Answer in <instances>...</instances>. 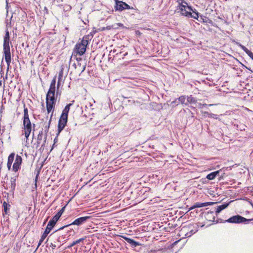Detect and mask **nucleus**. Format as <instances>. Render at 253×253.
I'll use <instances>...</instances> for the list:
<instances>
[{"instance_id": "1", "label": "nucleus", "mask_w": 253, "mask_h": 253, "mask_svg": "<svg viewBox=\"0 0 253 253\" xmlns=\"http://www.w3.org/2000/svg\"><path fill=\"white\" fill-rule=\"evenodd\" d=\"M10 36L8 28L6 27L5 35L3 38V54L5 61L8 66L11 62V53L9 47Z\"/></svg>"}, {"instance_id": "2", "label": "nucleus", "mask_w": 253, "mask_h": 253, "mask_svg": "<svg viewBox=\"0 0 253 253\" xmlns=\"http://www.w3.org/2000/svg\"><path fill=\"white\" fill-rule=\"evenodd\" d=\"M23 126L24 128V134L25 137L27 139L32 130V124L29 118L28 110L24 105V117H23Z\"/></svg>"}, {"instance_id": "3", "label": "nucleus", "mask_w": 253, "mask_h": 253, "mask_svg": "<svg viewBox=\"0 0 253 253\" xmlns=\"http://www.w3.org/2000/svg\"><path fill=\"white\" fill-rule=\"evenodd\" d=\"M56 77H55L52 80L49 88L46 95V101L56 103V97H55L56 91Z\"/></svg>"}, {"instance_id": "4", "label": "nucleus", "mask_w": 253, "mask_h": 253, "mask_svg": "<svg viewBox=\"0 0 253 253\" xmlns=\"http://www.w3.org/2000/svg\"><path fill=\"white\" fill-rule=\"evenodd\" d=\"M90 218V216H81V217H78V218L75 219L71 223H70L68 224L65 225L63 226L62 227L59 228V229H57L56 230H55V231L54 232V233L58 231L63 230L66 227H70V226H81V225H83L85 223H86V221ZM53 234V233L52 234Z\"/></svg>"}, {"instance_id": "5", "label": "nucleus", "mask_w": 253, "mask_h": 253, "mask_svg": "<svg viewBox=\"0 0 253 253\" xmlns=\"http://www.w3.org/2000/svg\"><path fill=\"white\" fill-rule=\"evenodd\" d=\"M251 221V220H248V219L239 215H234L228 219L224 220V222H227L230 223H234V224H241L244 223L245 224H247L249 223Z\"/></svg>"}, {"instance_id": "6", "label": "nucleus", "mask_w": 253, "mask_h": 253, "mask_svg": "<svg viewBox=\"0 0 253 253\" xmlns=\"http://www.w3.org/2000/svg\"><path fill=\"white\" fill-rule=\"evenodd\" d=\"M114 8L116 11H122L125 9H133V7H130V6L125 2L119 0H116V4L114 6Z\"/></svg>"}, {"instance_id": "7", "label": "nucleus", "mask_w": 253, "mask_h": 253, "mask_svg": "<svg viewBox=\"0 0 253 253\" xmlns=\"http://www.w3.org/2000/svg\"><path fill=\"white\" fill-rule=\"evenodd\" d=\"M22 162V157L20 156L17 155L15 160V162L12 166V170L14 172L17 171L20 169Z\"/></svg>"}, {"instance_id": "8", "label": "nucleus", "mask_w": 253, "mask_h": 253, "mask_svg": "<svg viewBox=\"0 0 253 253\" xmlns=\"http://www.w3.org/2000/svg\"><path fill=\"white\" fill-rule=\"evenodd\" d=\"M231 202L232 201L223 203L222 204L217 206L216 208H214L212 211H214L216 215H217L218 214L221 212L223 210L226 209Z\"/></svg>"}, {"instance_id": "9", "label": "nucleus", "mask_w": 253, "mask_h": 253, "mask_svg": "<svg viewBox=\"0 0 253 253\" xmlns=\"http://www.w3.org/2000/svg\"><path fill=\"white\" fill-rule=\"evenodd\" d=\"M192 225H189L188 227H183L182 230L181 232H186V231H189V232H187L185 233V236H186V238L190 237H191L193 234H195L198 231V229L197 227L194 229H191Z\"/></svg>"}, {"instance_id": "10", "label": "nucleus", "mask_w": 253, "mask_h": 253, "mask_svg": "<svg viewBox=\"0 0 253 253\" xmlns=\"http://www.w3.org/2000/svg\"><path fill=\"white\" fill-rule=\"evenodd\" d=\"M68 119L60 117L58 124V134L64 128L67 124Z\"/></svg>"}, {"instance_id": "11", "label": "nucleus", "mask_w": 253, "mask_h": 253, "mask_svg": "<svg viewBox=\"0 0 253 253\" xmlns=\"http://www.w3.org/2000/svg\"><path fill=\"white\" fill-rule=\"evenodd\" d=\"M52 229L49 228L48 227H46L43 233V234L42 235L39 241L38 246L36 248V251L38 249V248L40 246V245L42 244V243L43 242V241L44 240L45 238L47 237V235L50 233Z\"/></svg>"}, {"instance_id": "12", "label": "nucleus", "mask_w": 253, "mask_h": 253, "mask_svg": "<svg viewBox=\"0 0 253 253\" xmlns=\"http://www.w3.org/2000/svg\"><path fill=\"white\" fill-rule=\"evenodd\" d=\"M122 237L129 244H130L132 248L140 246L141 244L133 239L127 237L126 236H122Z\"/></svg>"}, {"instance_id": "13", "label": "nucleus", "mask_w": 253, "mask_h": 253, "mask_svg": "<svg viewBox=\"0 0 253 253\" xmlns=\"http://www.w3.org/2000/svg\"><path fill=\"white\" fill-rule=\"evenodd\" d=\"M59 219V218L56 215H54L53 217L49 221L46 226L52 229Z\"/></svg>"}, {"instance_id": "14", "label": "nucleus", "mask_w": 253, "mask_h": 253, "mask_svg": "<svg viewBox=\"0 0 253 253\" xmlns=\"http://www.w3.org/2000/svg\"><path fill=\"white\" fill-rule=\"evenodd\" d=\"M10 186L9 187L10 190L9 192L13 195L14 193V191L16 188V177H11L10 178Z\"/></svg>"}, {"instance_id": "15", "label": "nucleus", "mask_w": 253, "mask_h": 253, "mask_svg": "<svg viewBox=\"0 0 253 253\" xmlns=\"http://www.w3.org/2000/svg\"><path fill=\"white\" fill-rule=\"evenodd\" d=\"M75 50L76 52L80 55H83L86 51V48L81 45V44L77 43L75 46Z\"/></svg>"}, {"instance_id": "16", "label": "nucleus", "mask_w": 253, "mask_h": 253, "mask_svg": "<svg viewBox=\"0 0 253 253\" xmlns=\"http://www.w3.org/2000/svg\"><path fill=\"white\" fill-rule=\"evenodd\" d=\"M2 206L3 208L2 214L3 215H9V210L11 207L10 205H9L8 203L6 202L5 201H4L3 203H2Z\"/></svg>"}, {"instance_id": "17", "label": "nucleus", "mask_w": 253, "mask_h": 253, "mask_svg": "<svg viewBox=\"0 0 253 253\" xmlns=\"http://www.w3.org/2000/svg\"><path fill=\"white\" fill-rule=\"evenodd\" d=\"M182 16H184L189 18H193L198 20L199 13L195 12V13L192 14L191 12H184V13H182Z\"/></svg>"}, {"instance_id": "18", "label": "nucleus", "mask_w": 253, "mask_h": 253, "mask_svg": "<svg viewBox=\"0 0 253 253\" xmlns=\"http://www.w3.org/2000/svg\"><path fill=\"white\" fill-rule=\"evenodd\" d=\"M187 6H189V5H186L182 4H178L176 7V9L178 10V12H180L181 15H182V13H184V12H188L186 10L187 9Z\"/></svg>"}, {"instance_id": "19", "label": "nucleus", "mask_w": 253, "mask_h": 253, "mask_svg": "<svg viewBox=\"0 0 253 253\" xmlns=\"http://www.w3.org/2000/svg\"><path fill=\"white\" fill-rule=\"evenodd\" d=\"M214 211H209L205 214V217L207 219L211 220L212 222L215 221V217L213 215Z\"/></svg>"}, {"instance_id": "20", "label": "nucleus", "mask_w": 253, "mask_h": 253, "mask_svg": "<svg viewBox=\"0 0 253 253\" xmlns=\"http://www.w3.org/2000/svg\"><path fill=\"white\" fill-rule=\"evenodd\" d=\"M4 130L0 129V142L3 143L4 141H6V138L9 139V134H4Z\"/></svg>"}, {"instance_id": "21", "label": "nucleus", "mask_w": 253, "mask_h": 253, "mask_svg": "<svg viewBox=\"0 0 253 253\" xmlns=\"http://www.w3.org/2000/svg\"><path fill=\"white\" fill-rule=\"evenodd\" d=\"M238 46L242 48V49H243L248 54V55L253 60V53L252 51H251L244 45H242L241 43H239Z\"/></svg>"}, {"instance_id": "22", "label": "nucleus", "mask_w": 253, "mask_h": 253, "mask_svg": "<svg viewBox=\"0 0 253 253\" xmlns=\"http://www.w3.org/2000/svg\"><path fill=\"white\" fill-rule=\"evenodd\" d=\"M220 172V170H216L212 172H211L210 173L208 174L206 178L208 179L209 180H213L214 179L217 175H219V173Z\"/></svg>"}, {"instance_id": "23", "label": "nucleus", "mask_w": 253, "mask_h": 253, "mask_svg": "<svg viewBox=\"0 0 253 253\" xmlns=\"http://www.w3.org/2000/svg\"><path fill=\"white\" fill-rule=\"evenodd\" d=\"M89 40V37L88 36H84L83 37L81 42L78 43L81 44V46H82L83 47H85L86 48L87 45L88 44Z\"/></svg>"}, {"instance_id": "24", "label": "nucleus", "mask_w": 253, "mask_h": 253, "mask_svg": "<svg viewBox=\"0 0 253 253\" xmlns=\"http://www.w3.org/2000/svg\"><path fill=\"white\" fill-rule=\"evenodd\" d=\"M55 103L54 102H51L49 101H46V110L47 111V113L49 114L55 107Z\"/></svg>"}, {"instance_id": "25", "label": "nucleus", "mask_w": 253, "mask_h": 253, "mask_svg": "<svg viewBox=\"0 0 253 253\" xmlns=\"http://www.w3.org/2000/svg\"><path fill=\"white\" fill-rule=\"evenodd\" d=\"M207 204H206V202H204V203L197 202V203H195L192 206H191L189 210H193L195 208H202V207H207Z\"/></svg>"}, {"instance_id": "26", "label": "nucleus", "mask_w": 253, "mask_h": 253, "mask_svg": "<svg viewBox=\"0 0 253 253\" xmlns=\"http://www.w3.org/2000/svg\"><path fill=\"white\" fill-rule=\"evenodd\" d=\"M187 105L189 104H196L197 103V99L192 95L187 96Z\"/></svg>"}, {"instance_id": "27", "label": "nucleus", "mask_w": 253, "mask_h": 253, "mask_svg": "<svg viewBox=\"0 0 253 253\" xmlns=\"http://www.w3.org/2000/svg\"><path fill=\"white\" fill-rule=\"evenodd\" d=\"M63 77V72L62 70L60 71L58 74V82L57 84V87L59 88L60 85H61V82H62Z\"/></svg>"}, {"instance_id": "28", "label": "nucleus", "mask_w": 253, "mask_h": 253, "mask_svg": "<svg viewBox=\"0 0 253 253\" xmlns=\"http://www.w3.org/2000/svg\"><path fill=\"white\" fill-rule=\"evenodd\" d=\"M202 114L204 117H208L209 118H213L215 119H217V115L212 114V113H210L208 112L204 111L202 112Z\"/></svg>"}, {"instance_id": "29", "label": "nucleus", "mask_w": 253, "mask_h": 253, "mask_svg": "<svg viewBox=\"0 0 253 253\" xmlns=\"http://www.w3.org/2000/svg\"><path fill=\"white\" fill-rule=\"evenodd\" d=\"M179 98V103L182 104V105H187V96L186 95H182L180 96Z\"/></svg>"}, {"instance_id": "30", "label": "nucleus", "mask_w": 253, "mask_h": 253, "mask_svg": "<svg viewBox=\"0 0 253 253\" xmlns=\"http://www.w3.org/2000/svg\"><path fill=\"white\" fill-rule=\"evenodd\" d=\"M84 240V238H80L79 239H78L74 242H73L70 245H69L68 247V249H71L72 247L74 246L75 245L80 243L81 242L83 241Z\"/></svg>"}, {"instance_id": "31", "label": "nucleus", "mask_w": 253, "mask_h": 253, "mask_svg": "<svg viewBox=\"0 0 253 253\" xmlns=\"http://www.w3.org/2000/svg\"><path fill=\"white\" fill-rule=\"evenodd\" d=\"M66 208V206L63 207L57 213H56L55 215H56L59 218L62 215L63 213L64 212L65 209Z\"/></svg>"}, {"instance_id": "32", "label": "nucleus", "mask_w": 253, "mask_h": 253, "mask_svg": "<svg viewBox=\"0 0 253 253\" xmlns=\"http://www.w3.org/2000/svg\"><path fill=\"white\" fill-rule=\"evenodd\" d=\"M14 153H11L8 157L7 162L12 163L14 159Z\"/></svg>"}, {"instance_id": "33", "label": "nucleus", "mask_w": 253, "mask_h": 253, "mask_svg": "<svg viewBox=\"0 0 253 253\" xmlns=\"http://www.w3.org/2000/svg\"><path fill=\"white\" fill-rule=\"evenodd\" d=\"M68 111L63 109L60 117L68 119Z\"/></svg>"}, {"instance_id": "34", "label": "nucleus", "mask_w": 253, "mask_h": 253, "mask_svg": "<svg viewBox=\"0 0 253 253\" xmlns=\"http://www.w3.org/2000/svg\"><path fill=\"white\" fill-rule=\"evenodd\" d=\"M179 98L175 99L174 101H172L171 105L172 107H175L179 104Z\"/></svg>"}, {"instance_id": "35", "label": "nucleus", "mask_w": 253, "mask_h": 253, "mask_svg": "<svg viewBox=\"0 0 253 253\" xmlns=\"http://www.w3.org/2000/svg\"><path fill=\"white\" fill-rule=\"evenodd\" d=\"M187 9L189 10V12H192V13H195V12H198L196 9L193 8L191 5L187 6Z\"/></svg>"}, {"instance_id": "36", "label": "nucleus", "mask_w": 253, "mask_h": 253, "mask_svg": "<svg viewBox=\"0 0 253 253\" xmlns=\"http://www.w3.org/2000/svg\"><path fill=\"white\" fill-rule=\"evenodd\" d=\"M73 105V103L67 104L64 108V110L69 112L70 107Z\"/></svg>"}, {"instance_id": "37", "label": "nucleus", "mask_w": 253, "mask_h": 253, "mask_svg": "<svg viewBox=\"0 0 253 253\" xmlns=\"http://www.w3.org/2000/svg\"><path fill=\"white\" fill-rule=\"evenodd\" d=\"M61 95V91L59 90V88L57 87V90L56 91V97L57 98L58 96L60 97Z\"/></svg>"}, {"instance_id": "38", "label": "nucleus", "mask_w": 253, "mask_h": 253, "mask_svg": "<svg viewBox=\"0 0 253 253\" xmlns=\"http://www.w3.org/2000/svg\"><path fill=\"white\" fill-rule=\"evenodd\" d=\"M208 105L207 104H201L200 103H198L197 106L199 108H203L204 107L207 106Z\"/></svg>"}, {"instance_id": "39", "label": "nucleus", "mask_w": 253, "mask_h": 253, "mask_svg": "<svg viewBox=\"0 0 253 253\" xmlns=\"http://www.w3.org/2000/svg\"><path fill=\"white\" fill-rule=\"evenodd\" d=\"M214 222H215L216 223H217L218 222H222V223L225 222H224V221H223V220H222L221 218H218L216 221L215 220Z\"/></svg>"}, {"instance_id": "40", "label": "nucleus", "mask_w": 253, "mask_h": 253, "mask_svg": "<svg viewBox=\"0 0 253 253\" xmlns=\"http://www.w3.org/2000/svg\"><path fill=\"white\" fill-rule=\"evenodd\" d=\"M53 115V113L51 114V116H50V120L48 122V126H45V128L46 129H48L49 127V125H50V122H51V118H52V116Z\"/></svg>"}, {"instance_id": "41", "label": "nucleus", "mask_w": 253, "mask_h": 253, "mask_svg": "<svg viewBox=\"0 0 253 253\" xmlns=\"http://www.w3.org/2000/svg\"><path fill=\"white\" fill-rule=\"evenodd\" d=\"M12 163L8 162L7 163V167L8 169L9 170L11 169V166H12Z\"/></svg>"}, {"instance_id": "42", "label": "nucleus", "mask_w": 253, "mask_h": 253, "mask_svg": "<svg viewBox=\"0 0 253 253\" xmlns=\"http://www.w3.org/2000/svg\"><path fill=\"white\" fill-rule=\"evenodd\" d=\"M206 203L207 204V206H211L214 204H216V202H206Z\"/></svg>"}, {"instance_id": "43", "label": "nucleus", "mask_w": 253, "mask_h": 253, "mask_svg": "<svg viewBox=\"0 0 253 253\" xmlns=\"http://www.w3.org/2000/svg\"><path fill=\"white\" fill-rule=\"evenodd\" d=\"M181 240V239H180V240H177L175 242H174L172 244V246L173 247L175 245H177V244L180 242V241Z\"/></svg>"}, {"instance_id": "44", "label": "nucleus", "mask_w": 253, "mask_h": 253, "mask_svg": "<svg viewBox=\"0 0 253 253\" xmlns=\"http://www.w3.org/2000/svg\"><path fill=\"white\" fill-rule=\"evenodd\" d=\"M205 18H206L203 16H200L201 20H198L201 21V20H202L204 22H206L207 21H205Z\"/></svg>"}, {"instance_id": "45", "label": "nucleus", "mask_w": 253, "mask_h": 253, "mask_svg": "<svg viewBox=\"0 0 253 253\" xmlns=\"http://www.w3.org/2000/svg\"><path fill=\"white\" fill-rule=\"evenodd\" d=\"M176 2L178 3V4H182L184 0H176Z\"/></svg>"}, {"instance_id": "46", "label": "nucleus", "mask_w": 253, "mask_h": 253, "mask_svg": "<svg viewBox=\"0 0 253 253\" xmlns=\"http://www.w3.org/2000/svg\"><path fill=\"white\" fill-rule=\"evenodd\" d=\"M155 139V137L154 136H152V137L149 138V139H147L145 142H146L148 141L149 140H154Z\"/></svg>"}, {"instance_id": "47", "label": "nucleus", "mask_w": 253, "mask_h": 253, "mask_svg": "<svg viewBox=\"0 0 253 253\" xmlns=\"http://www.w3.org/2000/svg\"><path fill=\"white\" fill-rule=\"evenodd\" d=\"M50 247H51L52 249H54L56 247V245L55 244H53V243H51L50 245Z\"/></svg>"}, {"instance_id": "48", "label": "nucleus", "mask_w": 253, "mask_h": 253, "mask_svg": "<svg viewBox=\"0 0 253 253\" xmlns=\"http://www.w3.org/2000/svg\"><path fill=\"white\" fill-rule=\"evenodd\" d=\"M39 173H40V171H38L37 175H36V178H35V181H37V179H38V178L39 177Z\"/></svg>"}, {"instance_id": "49", "label": "nucleus", "mask_w": 253, "mask_h": 253, "mask_svg": "<svg viewBox=\"0 0 253 253\" xmlns=\"http://www.w3.org/2000/svg\"><path fill=\"white\" fill-rule=\"evenodd\" d=\"M57 146L56 143H53V145H52V148H51V150H50V151H52V150L53 149V148H54L55 146Z\"/></svg>"}, {"instance_id": "50", "label": "nucleus", "mask_w": 253, "mask_h": 253, "mask_svg": "<svg viewBox=\"0 0 253 253\" xmlns=\"http://www.w3.org/2000/svg\"><path fill=\"white\" fill-rule=\"evenodd\" d=\"M183 4L188 5L187 2L185 0L183 1Z\"/></svg>"}, {"instance_id": "51", "label": "nucleus", "mask_w": 253, "mask_h": 253, "mask_svg": "<svg viewBox=\"0 0 253 253\" xmlns=\"http://www.w3.org/2000/svg\"><path fill=\"white\" fill-rule=\"evenodd\" d=\"M118 25H119L120 27H123V24L121 23H118Z\"/></svg>"}, {"instance_id": "52", "label": "nucleus", "mask_w": 253, "mask_h": 253, "mask_svg": "<svg viewBox=\"0 0 253 253\" xmlns=\"http://www.w3.org/2000/svg\"><path fill=\"white\" fill-rule=\"evenodd\" d=\"M85 69V65L84 66L82 72H83Z\"/></svg>"}, {"instance_id": "53", "label": "nucleus", "mask_w": 253, "mask_h": 253, "mask_svg": "<svg viewBox=\"0 0 253 253\" xmlns=\"http://www.w3.org/2000/svg\"><path fill=\"white\" fill-rule=\"evenodd\" d=\"M149 147L150 148H151V145H149ZM152 148H153V149L154 148V146H153V145L152 146Z\"/></svg>"}, {"instance_id": "54", "label": "nucleus", "mask_w": 253, "mask_h": 253, "mask_svg": "<svg viewBox=\"0 0 253 253\" xmlns=\"http://www.w3.org/2000/svg\"><path fill=\"white\" fill-rule=\"evenodd\" d=\"M127 54V52H126V53L124 54V56H126Z\"/></svg>"}, {"instance_id": "55", "label": "nucleus", "mask_w": 253, "mask_h": 253, "mask_svg": "<svg viewBox=\"0 0 253 253\" xmlns=\"http://www.w3.org/2000/svg\"><path fill=\"white\" fill-rule=\"evenodd\" d=\"M246 68L247 69H248V70H249L250 71H252H252L251 70V69H249V68H247V67H246Z\"/></svg>"}, {"instance_id": "56", "label": "nucleus", "mask_w": 253, "mask_h": 253, "mask_svg": "<svg viewBox=\"0 0 253 253\" xmlns=\"http://www.w3.org/2000/svg\"><path fill=\"white\" fill-rule=\"evenodd\" d=\"M250 204L252 205V203H253L252 201H249Z\"/></svg>"}, {"instance_id": "57", "label": "nucleus", "mask_w": 253, "mask_h": 253, "mask_svg": "<svg viewBox=\"0 0 253 253\" xmlns=\"http://www.w3.org/2000/svg\"><path fill=\"white\" fill-rule=\"evenodd\" d=\"M248 220H251V221H253V218H251V219H248Z\"/></svg>"}, {"instance_id": "58", "label": "nucleus", "mask_w": 253, "mask_h": 253, "mask_svg": "<svg viewBox=\"0 0 253 253\" xmlns=\"http://www.w3.org/2000/svg\"><path fill=\"white\" fill-rule=\"evenodd\" d=\"M1 85V81L0 80V86Z\"/></svg>"}, {"instance_id": "59", "label": "nucleus", "mask_w": 253, "mask_h": 253, "mask_svg": "<svg viewBox=\"0 0 253 253\" xmlns=\"http://www.w3.org/2000/svg\"><path fill=\"white\" fill-rule=\"evenodd\" d=\"M142 144H146V145L147 146V145H148V144L149 143H143Z\"/></svg>"}, {"instance_id": "60", "label": "nucleus", "mask_w": 253, "mask_h": 253, "mask_svg": "<svg viewBox=\"0 0 253 253\" xmlns=\"http://www.w3.org/2000/svg\"><path fill=\"white\" fill-rule=\"evenodd\" d=\"M251 206H252V207H253V203H252V205H251Z\"/></svg>"}, {"instance_id": "61", "label": "nucleus", "mask_w": 253, "mask_h": 253, "mask_svg": "<svg viewBox=\"0 0 253 253\" xmlns=\"http://www.w3.org/2000/svg\"><path fill=\"white\" fill-rule=\"evenodd\" d=\"M55 141H56V139L55 138L53 142H55Z\"/></svg>"}, {"instance_id": "62", "label": "nucleus", "mask_w": 253, "mask_h": 253, "mask_svg": "<svg viewBox=\"0 0 253 253\" xmlns=\"http://www.w3.org/2000/svg\"><path fill=\"white\" fill-rule=\"evenodd\" d=\"M8 23H7L6 27H8Z\"/></svg>"}, {"instance_id": "63", "label": "nucleus", "mask_w": 253, "mask_h": 253, "mask_svg": "<svg viewBox=\"0 0 253 253\" xmlns=\"http://www.w3.org/2000/svg\"><path fill=\"white\" fill-rule=\"evenodd\" d=\"M213 105L212 104H209V106H212Z\"/></svg>"}, {"instance_id": "64", "label": "nucleus", "mask_w": 253, "mask_h": 253, "mask_svg": "<svg viewBox=\"0 0 253 253\" xmlns=\"http://www.w3.org/2000/svg\"><path fill=\"white\" fill-rule=\"evenodd\" d=\"M115 1L116 2V0H115Z\"/></svg>"}]
</instances>
